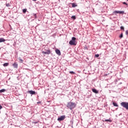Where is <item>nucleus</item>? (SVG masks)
Segmentation results:
<instances>
[{"mask_svg": "<svg viewBox=\"0 0 128 128\" xmlns=\"http://www.w3.org/2000/svg\"><path fill=\"white\" fill-rule=\"evenodd\" d=\"M66 106L68 108H70V110H72L73 108H74L76 106V104L70 102L67 104Z\"/></svg>", "mask_w": 128, "mask_h": 128, "instance_id": "obj_1", "label": "nucleus"}, {"mask_svg": "<svg viewBox=\"0 0 128 128\" xmlns=\"http://www.w3.org/2000/svg\"><path fill=\"white\" fill-rule=\"evenodd\" d=\"M76 38L75 37H72V40L70 41L69 44L70 46H76Z\"/></svg>", "mask_w": 128, "mask_h": 128, "instance_id": "obj_2", "label": "nucleus"}, {"mask_svg": "<svg viewBox=\"0 0 128 128\" xmlns=\"http://www.w3.org/2000/svg\"><path fill=\"white\" fill-rule=\"evenodd\" d=\"M120 106L124 108L126 110H128V102H122L120 103Z\"/></svg>", "mask_w": 128, "mask_h": 128, "instance_id": "obj_3", "label": "nucleus"}, {"mask_svg": "<svg viewBox=\"0 0 128 128\" xmlns=\"http://www.w3.org/2000/svg\"><path fill=\"white\" fill-rule=\"evenodd\" d=\"M64 118H66V116L64 115L61 116L60 117L58 118V121L64 120Z\"/></svg>", "mask_w": 128, "mask_h": 128, "instance_id": "obj_4", "label": "nucleus"}, {"mask_svg": "<svg viewBox=\"0 0 128 128\" xmlns=\"http://www.w3.org/2000/svg\"><path fill=\"white\" fill-rule=\"evenodd\" d=\"M42 54H50V50H46V51H43L42 52Z\"/></svg>", "mask_w": 128, "mask_h": 128, "instance_id": "obj_5", "label": "nucleus"}, {"mask_svg": "<svg viewBox=\"0 0 128 128\" xmlns=\"http://www.w3.org/2000/svg\"><path fill=\"white\" fill-rule=\"evenodd\" d=\"M55 52L56 54H58V56H60V51L58 50V49H56Z\"/></svg>", "mask_w": 128, "mask_h": 128, "instance_id": "obj_6", "label": "nucleus"}, {"mask_svg": "<svg viewBox=\"0 0 128 128\" xmlns=\"http://www.w3.org/2000/svg\"><path fill=\"white\" fill-rule=\"evenodd\" d=\"M12 66L14 68H18V64H16V62H14Z\"/></svg>", "mask_w": 128, "mask_h": 128, "instance_id": "obj_7", "label": "nucleus"}, {"mask_svg": "<svg viewBox=\"0 0 128 128\" xmlns=\"http://www.w3.org/2000/svg\"><path fill=\"white\" fill-rule=\"evenodd\" d=\"M92 90L94 94H98V90H96V89L92 88Z\"/></svg>", "mask_w": 128, "mask_h": 128, "instance_id": "obj_8", "label": "nucleus"}, {"mask_svg": "<svg viewBox=\"0 0 128 128\" xmlns=\"http://www.w3.org/2000/svg\"><path fill=\"white\" fill-rule=\"evenodd\" d=\"M28 93L30 94H36V92L32 91V90H30L28 91Z\"/></svg>", "mask_w": 128, "mask_h": 128, "instance_id": "obj_9", "label": "nucleus"}, {"mask_svg": "<svg viewBox=\"0 0 128 128\" xmlns=\"http://www.w3.org/2000/svg\"><path fill=\"white\" fill-rule=\"evenodd\" d=\"M115 14H124V11H115Z\"/></svg>", "mask_w": 128, "mask_h": 128, "instance_id": "obj_10", "label": "nucleus"}, {"mask_svg": "<svg viewBox=\"0 0 128 128\" xmlns=\"http://www.w3.org/2000/svg\"><path fill=\"white\" fill-rule=\"evenodd\" d=\"M6 42V40L4 38H0V42Z\"/></svg>", "mask_w": 128, "mask_h": 128, "instance_id": "obj_11", "label": "nucleus"}, {"mask_svg": "<svg viewBox=\"0 0 128 128\" xmlns=\"http://www.w3.org/2000/svg\"><path fill=\"white\" fill-rule=\"evenodd\" d=\"M76 6H78V5L74 3L72 4V8H76Z\"/></svg>", "mask_w": 128, "mask_h": 128, "instance_id": "obj_12", "label": "nucleus"}, {"mask_svg": "<svg viewBox=\"0 0 128 128\" xmlns=\"http://www.w3.org/2000/svg\"><path fill=\"white\" fill-rule=\"evenodd\" d=\"M112 104L114 106H118V105L116 102H113Z\"/></svg>", "mask_w": 128, "mask_h": 128, "instance_id": "obj_13", "label": "nucleus"}, {"mask_svg": "<svg viewBox=\"0 0 128 128\" xmlns=\"http://www.w3.org/2000/svg\"><path fill=\"white\" fill-rule=\"evenodd\" d=\"M6 92V90L5 89H2L0 90V94H2V92Z\"/></svg>", "mask_w": 128, "mask_h": 128, "instance_id": "obj_14", "label": "nucleus"}, {"mask_svg": "<svg viewBox=\"0 0 128 128\" xmlns=\"http://www.w3.org/2000/svg\"><path fill=\"white\" fill-rule=\"evenodd\" d=\"M69 72L71 74H76V72H74L73 71H70Z\"/></svg>", "mask_w": 128, "mask_h": 128, "instance_id": "obj_15", "label": "nucleus"}, {"mask_svg": "<svg viewBox=\"0 0 128 128\" xmlns=\"http://www.w3.org/2000/svg\"><path fill=\"white\" fill-rule=\"evenodd\" d=\"M18 60L20 62H24V60H22L20 58H19Z\"/></svg>", "mask_w": 128, "mask_h": 128, "instance_id": "obj_16", "label": "nucleus"}, {"mask_svg": "<svg viewBox=\"0 0 128 128\" xmlns=\"http://www.w3.org/2000/svg\"><path fill=\"white\" fill-rule=\"evenodd\" d=\"M4 66H8V63H4L3 64Z\"/></svg>", "mask_w": 128, "mask_h": 128, "instance_id": "obj_17", "label": "nucleus"}, {"mask_svg": "<svg viewBox=\"0 0 128 128\" xmlns=\"http://www.w3.org/2000/svg\"><path fill=\"white\" fill-rule=\"evenodd\" d=\"M26 9H23L22 12H24V14H26Z\"/></svg>", "mask_w": 128, "mask_h": 128, "instance_id": "obj_18", "label": "nucleus"}, {"mask_svg": "<svg viewBox=\"0 0 128 128\" xmlns=\"http://www.w3.org/2000/svg\"><path fill=\"white\" fill-rule=\"evenodd\" d=\"M105 122H112V120L109 119V120H106Z\"/></svg>", "mask_w": 128, "mask_h": 128, "instance_id": "obj_19", "label": "nucleus"}, {"mask_svg": "<svg viewBox=\"0 0 128 128\" xmlns=\"http://www.w3.org/2000/svg\"><path fill=\"white\" fill-rule=\"evenodd\" d=\"M122 36H123L122 33V34H120V35L119 36V38H122Z\"/></svg>", "mask_w": 128, "mask_h": 128, "instance_id": "obj_20", "label": "nucleus"}, {"mask_svg": "<svg viewBox=\"0 0 128 128\" xmlns=\"http://www.w3.org/2000/svg\"><path fill=\"white\" fill-rule=\"evenodd\" d=\"M98 56H100V54H95V57L98 58Z\"/></svg>", "mask_w": 128, "mask_h": 128, "instance_id": "obj_21", "label": "nucleus"}, {"mask_svg": "<svg viewBox=\"0 0 128 128\" xmlns=\"http://www.w3.org/2000/svg\"><path fill=\"white\" fill-rule=\"evenodd\" d=\"M72 18L73 20H76V16H72Z\"/></svg>", "mask_w": 128, "mask_h": 128, "instance_id": "obj_22", "label": "nucleus"}, {"mask_svg": "<svg viewBox=\"0 0 128 128\" xmlns=\"http://www.w3.org/2000/svg\"><path fill=\"white\" fill-rule=\"evenodd\" d=\"M34 16L35 18H36V14H34Z\"/></svg>", "mask_w": 128, "mask_h": 128, "instance_id": "obj_23", "label": "nucleus"}, {"mask_svg": "<svg viewBox=\"0 0 128 128\" xmlns=\"http://www.w3.org/2000/svg\"><path fill=\"white\" fill-rule=\"evenodd\" d=\"M120 29H121V30H124V26H120Z\"/></svg>", "mask_w": 128, "mask_h": 128, "instance_id": "obj_24", "label": "nucleus"}, {"mask_svg": "<svg viewBox=\"0 0 128 128\" xmlns=\"http://www.w3.org/2000/svg\"><path fill=\"white\" fill-rule=\"evenodd\" d=\"M123 4H126V6H128V4H126V2H123Z\"/></svg>", "mask_w": 128, "mask_h": 128, "instance_id": "obj_25", "label": "nucleus"}, {"mask_svg": "<svg viewBox=\"0 0 128 128\" xmlns=\"http://www.w3.org/2000/svg\"><path fill=\"white\" fill-rule=\"evenodd\" d=\"M126 36H128V30L126 31Z\"/></svg>", "mask_w": 128, "mask_h": 128, "instance_id": "obj_26", "label": "nucleus"}, {"mask_svg": "<svg viewBox=\"0 0 128 128\" xmlns=\"http://www.w3.org/2000/svg\"><path fill=\"white\" fill-rule=\"evenodd\" d=\"M2 106L0 104V110H2Z\"/></svg>", "mask_w": 128, "mask_h": 128, "instance_id": "obj_27", "label": "nucleus"}, {"mask_svg": "<svg viewBox=\"0 0 128 128\" xmlns=\"http://www.w3.org/2000/svg\"><path fill=\"white\" fill-rule=\"evenodd\" d=\"M6 6H10V4H6Z\"/></svg>", "mask_w": 128, "mask_h": 128, "instance_id": "obj_28", "label": "nucleus"}, {"mask_svg": "<svg viewBox=\"0 0 128 128\" xmlns=\"http://www.w3.org/2000/svg\"><path fill=\"white\" fill-rule=\"evenodd\" d=\"M108 76V74H104V76Z\"/></svg>", "mask_w": 128, "mask_h": 128, "instance_id": "obj_29", "label": "nucleus"}, {"mask_svg": "<svg viewBox=\"0 0 128 128\" xmlns=\"http://www.w3.org/2000/svg\"><path fill=\"white\" fill-rule=\"evenodd\" d=\"M34 0V2H36V0Z\"/></svg>", "mask_w": 128, "mask_h": 128, "instance_id": "obj_30", "label": "nucleus"}, {"mask_svg": "<svg viewBox=\"0 0 128 128\" xmlns=\"http://www.w3.org/2000/svg\"><path fill=\"white\" fill-rule=\"evenodd\" d=\"M37 104H40V102H38Z\"/></svg>", "mask_w": 128, "mask_h": 128, "instance_id": "obj_31", "label": "nucleus"}, {"mask_svg": "<svg viewBox=\"0 0 128 128\" xmlns=\"http://www.w3.org/2000/svg\"><path fill=\"white\" fill-rule=\"evenodd\" d=\"M127 1L128 2V0H127Z\"/></svg>", "mask_w": 128, "mask_h": 128, "instance_id": "obj_32", "label": "nucleus"}]
</instances>
